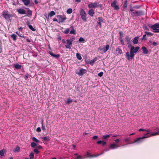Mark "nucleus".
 <instances>
[{
	"label": "nucleus",
	"instance_id": "nucleus-1",
	"mask_svg": "<svg viewBox=\"0 0 159 159\" xmlns=\"http://www.w3.org/2000/svg\"><path fill=\"white\" fill-rule=\"evenodd\" d=\"M139 48V47L138 46L135 48L134 46L132 47L130 49V56L129 52H127L126 53L125 56L127 59L128 60H129L130 59H133L134 56V53H136Z\"/></svg>",
	"mask_w": 159,
	"mask_h": 159
},
{
	"label": "nucleus",
	"instance_id": "nucleus-2",
	"mask_svg": "<svg viewBox=\"0 0 159 159\" xmlns=\"http://www.w3.org/2000/svg\"><path fill=\"white\" fill-rule=\"evenodd\" d=\"M2 15L3 18L8 21H9L11 18L14 16L13 14L9 13L7 11H3L2 12Z\"/></svg>",
	"mask_w": 159,
	"mask_h": 159
},
{
	"label": "nucleus",
	"instance_id": "nucleus-3",
	"mask_svg": "<svg viewBox=\"0 0 159 159\" xmlns=\"http://www.w3.org/2000/svg\"><path fill=\"white\" fill-rule=\"evenodd\" d=\"M88 7L89 8H96L101 7L102 5L98 2H94V3H90L88 4Z\"/></svg>",
	"mask_w": 159,
	"mask_h": 159
},
{
	"label": "nucleus",
	"instance_id": "nucleus-4",
	"mask_svg": "<svg viewBox=\"0 0 159 159\" xmlns=\"http://www.w3.org/2000/svg\"><path fill=\"white\" fill-rule=\"evenodd\" d=\"M57 17L58 19V23H62L66 19V18L65 16L58 15L57 16Z\"/></svg>",
	"mask_w": 159,
	"mask_h": 159
},
{
	"label": "nucleus",
	"instance_id": "nucleus-5",
	"mask_svg": "<svg viewBox=\"0 0 159 159\" xmlns=\"http://www.w3.org/2000/svg\"><path fill=\"white\" fill-rule=\"evenodd\" d=\"M80 15L83 20L84 21H86L87 18L86 17V14L84 11L83 9L80 10Z\"/></svg>",
	"mask_w": 159,
	"mask_h": 159
},
{
	"label": "nucleus",
	"instance_id": "nucleus-6",
	"mask_svg": "<svg viewBox=\"0 0 159 159\" xmlns=\"http://www.w3.org/2000/svg\"><path fill=\"white\" fill-rule=\"evenodd\" d=\"M151 136L150 134L149 135H148L147 136H144L142 137H139L136 140H135L133 143H139L143 141V139L150 137H151Z\"/></svg>",
	"mask_w": 159,
	"mask_h": 159
},
{
	"label": "nucleus",
	"instance_id": "nucleus-7",
	"mask_svg": "<svg viewBox=\"0 0 159 159\" xmlns=\"http://www.w3.org/2000/svg\"><path fill=\"white\" fill-rule=\"evenodd\" d=\"M87 70H86L83 68H81L79 72L76 71V73L78 74L79 76L83 75L84 74L86 73Z\"/></svg>",
	"mask_w": 159,
	"mask_h": 159
},
{
	"label": "nucleus",
	"instance_id": "nucleus-8",
	"mask_svg": "<svg viewBox=\"0 0 159 159\" xmlns=\"http://www.w3.org/2000/svg\"><path fill=\"white\" fill-rule=\"evenodd\" d=\"M133 14L137 16H139L143 15L144 14L143 12L142 11H137L135 12H133Z\"/></svg>",
	"mask_w": 159,
	"mask_h": 159
},
{
	"label": "nucleus",
	"instance_id": "nucleus-9",
	"mask_svg": "<svg viewBox=\"0 0 159 159\" xmlns=\"http://www.w3.org/2000/svg\"><path fill=\"white\" fill-rule=\"evenodd\" d=\"M111 6L113 7L115 10H118L119 9V7L117 4V2L116 1H114L111 3Z\"/></svg>",
	"mask_w": 159,
	"mask_h": 159
},
{
	"label": "nucleus",
	"instance_id": "nucleus-10",
	"mask_svg": "<svg viewBox=\"0 0 159 159\" xmlns=\"http://www.w3.org/2000/svg\"><path fill=\"white\" fill-rule=\"evenodd\" d=\"M110 48L109 45H106L105 47L102 48H98L99 50H102V52L104 53L106 52Z\"/></svg>",
	"mask_w": 159,
	"mask_h": 159
},
{
	"label": "nucleus",
	"instance_id": "nucleus-11",
	"mask_svg": "<svg viewBox=\"0 0 159 159\" xmlns=\"http://www.w3.org/2000/svg\"><path fill=\"white\" fill-rule=\"evenodd\" d=\"M67 43L65 45L66 48L70 49L71 48V45L72 44V42L69 39L66 40Z\"/></svg>",
	"mask_w": 159,
	"mask_h": 159
},
{
	"label": "nucleus",
	"instance_id": "nucleus-12",
	"mask_svg": "<svg viewBox=\"0 0 159 159\" xmlns=\"http://www.w3.org/2000/svg\"><path fill=\"white\" fill-rule=\"evenodd\" d=\"M98 24L99 25V27L101 28L102 27V23L104 22V19L102 17L100 16L98 18Z\"/></svg>",
	"mask_w": 159,
	"mask_h": 159
},
{
	"label": "nucleus",
	"instance_id": "nucleus-13",
	"mask_svg": "<svg viewBox=\"0 0 159 159\" xmlns=\"http://www.w3.org/2000/svg\"><path fill=\"white\" fill-rule=\"evenodd\" d=\"M49 54L52 57L56 58H57L60 57V55L59 54H55L52 52H49Z\"/></svg>",
	"mask_w": 159,
	"mask_h": 159
},
{
	"label": "nucleus",
	"instance_id": "nucleus-14",
	"mask_svg": "<svg viewBox=\"0 0 159 159\" xmlns=\"http://www.w3.org/2000/svg\"><path fill=\"white\" fill-rule=\"evenodd\" d=\"M120 146H117L116 144H112L110 145L109 148L111 149H114L118 147H120Z\"/></svg>",
	"mask_w": 159,
	"mask_h": 159
},
{
	"label": "nucleus",
	"instance_id": "nucleus-15",
	"mask_svg": "<svg viewBox=\"0 0 159 159\" xmlns=\"http://www.w3.org/2000/svg\"><path fill=\"white\" fill-rule=\"evenodd\" d=\"M89 15L93 17V15L94 13V11L92 9H90L88 11Z\"/></svg>",
	"mask_w": 159,
	"mask_h": 159
},
{
	"label": "nucleus",
	"instance_id": "nucleus-16",
	"mask_svg": "<svg viewBox=\"0 0 159 159\" xmlns=\"http://www.w3.org/2000/svg\"><path fill=\"white\" fill-rule=\"evenodd\" d=\"M17 11L20 14H25V11L23 9H17Z\"/></svg>",
	"mask_w": 159,
	"mask_h": 159
},
{
	"label": "nucleus",
	"instance_id": "nucleus-17",
	"mask_svg": "<svg viewBox=\"0 0 159 159\" xmlns=\"http://www.w3.org/2000/svg\"><path fill=\"white\" fill-rule=\"evenodd\" d=\"M125 39L127 42V44L129 43H131V38L129 36H126L125 37Z\"/></svg>",
	"mask_w": 159,
	"mask_h": 159
},
{
	"label": "nucleus",
	"instance_id": "nucleus-18",
	"mask_svg": "<svg viewBox=\"0 0 159 159\" xmlns=\"http://www.w3.org/2000/svg\"><path fill=\"white\" fill-rule=\"evenodd\" d=\"M142 49L143 50V53L144 54H147L148 53V50L145 47H143L142 48Z\"/></svg>",
	"mask_w": 159,
	"mask_h": 159
},
{
	"label": "nucleus",
	"instance_id": "nucleus-19",
	"mask_svg": "<svg viewBox=\"0 0 159 159\" xmlns=\"http://www.w3.org/2000/svg\"><path fill=\"white\" fill-rule=\"evenodd\" d=\"M24 4L26 6L29 5L30 3V0H22Z\"/></svg>",
	"mask_w": 159,
	"mask_h": 159
},
{
	"label": "nucleus",
	"instance_id": "nucleus-20",
	"mask_svg": "<svg viewBox=\"0 0 159 159\" xmlns=\"http://www.w3.org/2000/svg\"><path fill=\"white\" fill-rule=\"evenodd\" d=\"M26 9L27 10V16L30 17L32 15V11L30 10L29 8H27Z\"/></svg>",
	"mask_w": 159,
	"mask_h": 159
},
{
	"label": "nucleus",
	"instance_id": "nucleus-21",
	"mask_svg": "<svg viewBox=\"0 0 159 159\" xmlns=\"http://www.w3.org/2000/svg\"><path fill=\"white\" fill-rule=\"evenodd\" d=\"M138 37H135L134 38L133 40V43L134 44H137L138 43V39L139 38Z\"/></svg>",
	"mask_w": 159,
	"mask_h": 159
},
{
	"label": "nucleus",
	"instance_id": "nucleus-22",
	"mask_svg": "<svg viewBox=\"0 0 159 159\" xmlns=\"http://www.w3.org/2000/svg\"><path fill=\"white\" fill-rule=\"evenodd\" d=\"M97 143L98 144H102V146L105 145L106 144V142L103 141L99 140L97 142Z\"/></svg>",
	"mask_w": 159,
	"mask_h": 159
},
{
	"label": "nucleus",
	"instance_id": "nucleus-23",
	"mask_svg": "<svg viewBox=\"0 0 159 159\" xmlns=\"http://www.w3.org/2000/svg\"><path fill=\"white\" fill-rule=\"evenodd\" d=\"M20 151V147L17 146L16 148L13 150V151L14 152H18Z\"/></svg>",
	"mask_w": 159,
	"mask_h": 159
},
{
	"label": "nucleus",
	"instance_id": "nucleus-24",
	"mask_svg": "<svg viewBox=\"0 0 159 159\" xmlns=\"http://www.w3.org/2000/svg\"><path fill=\"white\" fill-rule=\"evenodd\" d=\"M49 140V137L48 136H45L43 138V142H48Z\"/></svg>",
	"mask_w": 159,
	"mask_h": 159
},
{
	"label": "nucleus",
	"instance_id": "nucleus-25",
	"mask_svg": "<svg viewBox=\"0 0 159 159\" xmlns=\"http://www.w3.org/2000/svg\"><path fill=\"white\" fill-rule=\"evenodd\" d=\"M97 59H98L97 57H95L94 59L90 61L89 64L91 65H93L95 62L97 61Z\"/></svg>",
	"mask_w": 159,
	"mask_h": 159
},
{
	"label": "nucleus",
	"instance_id": "nucleus-26",
	"mask_svg": "<svg viewBox=\"0 0 159 159\" xmlns=\"http://www.w3.org/2000/svg\"><path fill=\"white\" fill-rule=\"evenodd\" d=\"M11 38L13 39L14 41H16V35L14 34H13L11 35Z\"/></svg>",
	"mask_w": 159,
	"mask_h": 159
},
{
	"label": "nucleus",
	"instance_id": "nucleus-27",
	"mask_svg": "<svg viewBox=\"0 0 159 159\" xmlns=\"http://www.w3.org/2000/svg\"><path fill=\"white\" fill-rule=\"evenodd\" d=\"M152 30H153V31L154 33H159V29H158L157 27H154L153 28Z\"/></svg>",
	"mask_w": 159,
	"mask_h": 159
},
{
	"label": "nucleus",
	"instance_id": "nucleus-28",
	"mask_svg": "<svg viewBox=\"0 0 159 159\" xmlns=\"http://www.w3.org/2000/svg\"><path fill=\"white\" fill-rule=\"evenodd\" d=\"M56 13L53 11H51L48 14V16L50 17H52L55 15Z\"/></svg>",
	"mask_w": 159,
	"mask_h": 159
},
{
	"label": "nucleus",
	"instance_id": "nucleus-29",
	"mask_svg": "<svg viewBox=\"0 0 159 159\" xmlns=\"http://www.w3.org/2000/svg\"><path fill=\"white\" fill-rule=\"evenodd\" d=\"M144 131L146 132L147 133L146 134H144V136H146L148 134H150L151 132V130L150 129H145Z\"/></svg>",
	"mask_w": 159,
	"mask_h": 159
},
{
	"label": "nucleus",
	"instance_id": "nucleus-30",
	"mask_svg": "<svg viewBox=\"0 0 159 159\" xmlns=\"http://www.w3.org/2000/svg\"><path fill=\"white\" fill-rule=\"evenodd\" d=\"M16 69H20L21 67V66L18 64H16L14 65Z\"/></svg>",
	"mask_w": 159,
	"mask_h": 159
},
{
	"label": "nucleus",
	"instance_id": "nucleus-31",
	"mask_svg": "<svg viewBox=\"0 0 159 159\" xmlns=\"http://www.w3.org/2000/svg\"><path fill=\"white\" fill-rule=\"evenodd\" d=\"M116 52H118V53L120 54H121L122 53V51L121 49L119 48H116Z\"/></svg>",
	"mask_w": 159,
	"mask_h": 159
},
{
	"label": "nucleus",
	"instance_id": "nucleus-32",
	"mask_svg": "<svg viewBox=\"0 0 159 159\" xmlns=\"http://www.w3.org/2000/svg\"><path fill=\"white\" fill-rule=\"evenodd\" d=\"M151 136H154L157 135H159V129L158 130V132L150 134Z\"/></svg>",
	"mask_w": 159,
	"mask_h": 159
},
{
	"label": "nucleus",
	"instance_id": "nucleus-33",
	"mask_svg": "<svg viewBox=\"0 0 159 159\" xmlns=\"http://www.w3.org/2000/svg\"><path fill=\"white\" fill-rule=\"evenodd\" d=\"M29 157H30V159H34V153L32 152H31L29 155Z\"/></svg>",
	"mask_w": 159,
	"mask_h": 159
},
{
	"label": "nucleus",
	"instance_id": "nucleus-34",
	"mask_svg": "<svg viewBox=\"0 0 159 159\" xmlns=\"http://www.w3.org/2000/svg\"><path fill=\"white\" fill-rule=\"evenodd\" d=\"M76 56L78 59L80 60L82 59L81 57L80 53H77L76 54Z\"/></svg>",
	"mask_w": 159,
	"mask_h": 159
},
{
	"label": "nucleus",
	"instance_id": "nucleus-35",
	"mask_svg": "<svg viewBox=\"0 0 159 159\" xmlns=\"http://www.w3.org/2000/svg\"><path fill=\"white\" fill-rule=\"evenodd\" d=\"M145 34H146L147 35L149 36H152L153 35V34L151 32H148L147 31L145 32Z\"/></svg>",
	"mask_w": 159,
	"mask_h": 159
},
{
	"label": "nucleus",
	"instance_id": "nucleus-36",
	"mask_svg": "<svg viewBox=\"0 0 159 159\" xmlns=\"http://www.w3.org/2000/svg\"><path fill=\"white\" fill-rule=\"evenodd\" d=\"M70 34H73L74 35H75L76 34V31L75 29H73L71 30L70 32Z\"/></svg>",
	"mask_w": 159,
	"mask_h": 159
},
{
	"label": "nucleus",
	"instance_id": "nucleus-37",
	"mask_svg": "<svg viewBox=\"0 0 159 159\" xmlns=\"http://www.w3.org/2000/svg\"><path fill=\"white\" fill-rule=\"evenodd\" d=\"M37 144L34 142H32L31 143V146L33 148H35V147L37 146Z\"/></svg>",
	"mask_w": 159,
	"mask_h": 159
},
{
	"label": "nucleus",
	"instance_id": "nucleus-38",
	"mask_svg": "<svg viewBox=\"0 0 159 159\" xmlns=\"http://www.w3.org/2000/svg\"><path fill=\"white\" fill-rule=\"evenodd\" d=\"M146 35L147 34H145L143 35V37L141 38V40L142 41L143 40H146L147 39L146 37Z\"/></svg>",
	"mask_w": 159,
	"mask_h": 159
},
{
	"label": "nucleus",
	"instance_id": "nucleus-39",
	"mask_svg": "<svg viewBox=\"0 0 159 159\" xmlns=\"http://www.w3.org/2000/svg\"><path fill=\"white\" fill-rule=\"evenodd\" d=\"M67 13L68 14L71 13L72 12V10L71 8H69L66 11Z\"/></svg>",
	"mask_w": 159,
	"mask_h": 159
},
{
	"label": "nucleus",
	"instance_id": "nucleus-40",
	"mask_svg": "<svg viewBox=\"0 0 159 159\" xmlns=\"http://www.w3.org/2000/svg\"><path fill=\"white\" fill-rule=\"evenodd\" d=\"M32 140L33 141H34L35 142H36L39 143L40 142L39 140L38 139H36L34 137H33L32 138Z\"/></svg>",
	"mask_w": 159,
	"mask_h": 159
},
{
	"label": "nucleus",
	"instance_id": "nucleus-41",
	"mask_svg": "<svg viewBox=\"0 0 159 159\" xmlns=\"http://www.w3.org/2000/svg\"><path fill=\"white\" fill-rule=\"evenodd\" d=\"M79 42H82L83 43L85 42V39L82 37L80 38L79 39Z\"/></svg>",
	"mask_w": 159,
	"mask_h": 159
},
{
	"label": "nucleus",
	"instance_id": "nucleus-42",
	"mask_svg": "<svg viewBox=\"0 0 159 159\" xmlns=\"http://www.w3.org/2000/svg\"><path fill=\"white\" fill-rule=\"evenodd\" d=\"M110 137V135H105L103 136L102 139H105L109 138Z\"/></svg>",
	"mask_w": 159,
	"mask_h": 159
},
{
	"label": "nucleus",
	"instance_id": "nucleus-43",
	"mask_svg": "<svg viewBox=\"0 0 159 159\" xmlns=\"http://www.w3.org/2000/svg\"><path fill=\"white\" fill-rule=\"evenodd\" d=\"M72 102V100L71 99H68L67 100L66 102V103L67 104H69Z\"/></svg>",
	"mask_w": 159,
	"mask_h": 159
},
{
	"label": "nucleus",
	"instance_id": "nucleus-44",
	"mask_svg": "<svg viewBox=\"0 0 159 159\" xmlns=\"http://www.w3.org/2000/svg\"><path fill=\"white\" fill-rule=\"evenodd\" d=\"M29 28L31 30L33 31H35V29L32 26V25H29Z\"/></svg>",
	"mask_w": 159,
	"mask_h": 159
},
{
	"label": "nucleus",
	"instance_id": "nucleus-45",
	"mask_svg": "<svg viewBox=\"0 0 159 159\" xmlns=\"http://www.w3.org/2000/svg\"><path fill=\"white\" fill-rule=\"evenodd\" d=\"M0 155L2 157L4 156V149L0 151Z\"/></svg>",
	"mask_w": 159,
	"mask_h": 159
},
{
	"label": "nucleus",
	"instance_id": "nucleus-46",
	"mask_svg": "<svg viewBox=\"0 0 159 159\" xmlns=\"http://www.w3.org/2000/svg\"><path fill=\"white\" fill-rule=\"evenodd\" d=\"M103 153V152L100 154H98V155H90L89 156V157H98L102 154Z\"/></svg>",
	"mask_w": 159,
	"mask_h": 159
},
{
	"label": "nucleus",
	"instance_id": "nucleus-47",
	"mask_svg": "<svg viewBox=\"0 0 159 159\" xmlns=\"http://www.w3.org/2000/svg\"><path fill=\"white\" fill-rule=\"evenodd\" d=\"M127 6V0H126L124 2V8H126Z\"/></svg>",
	"mask_w": 159,
	"mask_h": 159
},
{
	"label": "nucleus",
	"instance_id": "nucleus-48",
	"mask_svg": "<svg viewBox=\"0 0 159 159\" xmlns=\"http://www.w3.org/2000/svg\"><path fill=\"white\" fill-rule=\"evenodd\" d=\"M69 32V28L66 29V30L63 31V33L65 34H68Z\"/></svg>",
	"mask_w": 159,
	"mask_h": 159
},
{
	"label": "nucleus",
	"instance_id": "nucleus-49",
	"mask_svg": "<svg viewBox=\"0 0 159 159\" xmlns=\"http://www.w3.org/2000/svg\"><path fill=\"white\" fill-rule=\"evenodd\" d=\"M149 43H152V44L153 46H157V43L156 42H153L152 43V42L150 40L149 41Z\"/></svg>",
	"mask_w": 159,
	"mask_h": 159
},
{
	"label": "nucleus",
	"instance_id": "nucleus-50",
	"mask_svg": "<svg viewBox=\"0 0 159 159\" xmlns=\"http://www.w3.org/2000/svg\"><path fill=\"white\" fill-rule=\"evenodd\" d=\"M148 26L152 30L154 27H155V24L153 25H151V24L148 25Z\"/></svg>",
	"mask_w": 159,
	"mask_h": 159
},
{
	"label": "nucleus",
	"instance_id": "nucleus-51",
	"mask_svg": "<svg viewBox=\"0 0 159 159\" xmlns=\"http://www.w3.org/2000/svg\"><path fill=\"white\" fill-rule=\"evenodd\" d=\"M34 152L36 154H39V152L38 150V149L37 148H35L34 149Z\"/></svg>",
	"mask_w": 159,
	"mask_h": 159
},
{
	"label": "nucleus",
	"instance_id": "nucleus-52",
	"mask_svg": "<svg viewBox=\"0 0 159 159\" xmlns=\"http://www.w3.org/2000/svg\"><path fill=\"white\" fill-rule=\"evenodd\" d=\"M140 6L139 5H135L134 6L133 8L136 9H139L140 8Z\"/></svg>",
	"mask_w": 159,
	"mask_h": 159
},
{
	"label": "nucleus",
	"instance_id": "nucleus-53",
	"mask_svg": "<svg viewBox=\"0 0 159 159\" xmlns=\"http://www.w3.org/2000/svg\"><path fill=\"white\" fill-rule=\"evenodd\" d=\"M119 34H120V39H122L123 35V33L122 32H119Z\"/></svg>",
	"mask_w": 159,
	"mask_h": 159
},
{
	"label": "nucleus",
	"instance_id": "nucleus-54",
	"mask_svg": "<svg viewBox=\"0 0 159 159\" xmlns=\"http://www.w3.org/2000/svg\"><path fill=\"white\" fill-rule=\"evenodd\" d=\"M103 74V73L102 72H101L98 74V76L101 77L102 76Z\"/></svg>",
	"mask_w": 159,
	"mask_h": 159
},
{
	"label": "nucleus",
	"instance_id": "nucleus-55",
	"mask_svg": "<svg viewBox=\"0 0 159 159\" xmlns=\"http://www.w3.org/2000/svg\"><path fill=\"white\" fill-rule=\"evenodd\" d=\"M143 28L145 30H149V29L147 27L146 25L143 26Z\"/></svg>",
	"mask_w": 159,
	"mask_h": 159
},
{
	"label": "nucleus",
	"instance_id": "nucleus-56",
	"mask_svg": "<svg viewBox=\"0 0 159 159\" xmlns=\"http://www.w3.org/2000/svg\"><path fill=\"white\" fill-rule=\"evenodd\" d=\"M120 39L121 43L122 44V45H125V43L123 40L122 39Z\"/></svg>",
	"mask_w": 159,
	"mask_h": 159
},
{
	"label": "nucleus",
	"instance_id": "nucleus-57",
	"mask_svg": "<svg viewBox=\"0 0 159 159\" xmlns=\"http://www.w3.org/2000/svg\"><path fill=\"white\" fill-rule=\"evenodd\" d=\"M84 158H82L80 155L78 156L75 159H83Z\"/></svg>",
	"mask_w": 159,
	"mask_h": 159
},
{
	"label": "nucleus",
	"instance_id": "nucleus-58",
	"mask_svg": "<svg viewBox=\"0 0 159 159\" xmlns=\"http://www.w3.org/2000/svg\"><path fill=\"white\" fill-rule=\"evenodd\" d=\"M155 27H157L159 29V23L155 24Z\"/></svg>",
	"mask_w": 159,
	"mask_h": 159
},
{
	"label": "nucleus",
	"instance_id": "nucleus-59",
	"mask_svg": "<svg viewBox=\"0 0 159 159\" xmlns=\"http://www.w3.org/2000/svg\"><path fill=\"white\" fill-rule=\"evenodd\" d=\"M36 131L37 132H40L41 131V128L40 127H38L36 129Z\"/></svg>",
	"mask_w": 159,
	"mask_h": 159
},
{
	"label": "nucleus",
	"instance_id": "nucleus-60",
	"mask_svg": "<svg viewBox=\"0 0 159 159\" xmlns=\"http://www.w3.org/2000/svg\"><path fill=\"white\" fill-rule=\"evenodd\" d=\"M98 136H97V135H95V136H94L93 137L92 139H97L98 138Z\"/></svg>",
	"mask_w": 159,
	"mask_h": 159
},
{
	"label": "nucleus",
	"instance_id": "nucleus-61",
	"mask_svg": "<svg viewBox=\"0 0 159 159\" xmlns=\"http://www.w3.org/2000/svg\"><path fill=\"white\" fill-rule=\"evenodd\" d=\"M28 76H29L28 74H26V75H25V77H24V79L25 80L27 79L28 78Z\"/></svg>",
	"mask_w": 159,
	"mask_h": 159
},
{
	"label": "nucleus",
	"instance_id": "nucleus-62",
	"mask_svg": "<svg viewBox=\"0 0 159 159\" xmlns=\"http://www.w3.org/2000/svg\"><path fill=\"white\" fill-rule=\"evenodd\" d=\"M42 129L43 130H45V126H43V124L42 125Z\"/></svg>",
	"mask_w": 159,
	"mask_h": 159
},
{
	"label": "nucleus",
	"instance_id": "nucleus-63",
	"mask_svg": "<svg viewBox=\"0 0 159 159\" xmlns=\"http://www.w3.org/2000/svg\"><path fill=\"white\" fill-rule=\"evenodd\" d=\"M26 41L28 42H30L31 40L28 37H27Z\"/></svg>",
	"mask_w": 159,
	"mask_h": 159
},
{
	"label": "nucleus",
	"instance_id": "nucleus-64",
	"mask_svg": "<svg viewBox=\"0 0 159 159\" xmlns=\"http://www.w3.org/2000/svg\"><path fill=\"white\" fill-rule=\"evenodd\" d=\"M70 41H71L72 42L75 39V38L73 37L71 39H69Z\"/></svg>",
	"mask_w": 159,
	"mask_h": 159
}]
</instances>
